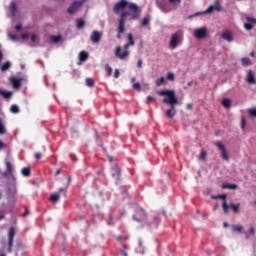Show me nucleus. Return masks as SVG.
Returning a JSON list of instances; mask_svg holds the SVG:
<instances>
[{"mask_svg": "<svg viewBox=\"0 0 256 256\" xmlns=\"http://www.w3.org/2000/svg\"><path fill=\"white\" fill-rule=\"evenodd\" d=\"M31 41H32L33 43H35V42L37 41V35L32 34V35H31Z\"/></svg>", "mask_w": 256, "mask_h": 256, "instance_id": "49", "label": "nucleus"}, {"mask_svg": "<svg viewBox=\"0 0 256 256\" xmlns=\"http://www.w3.org/2000/svg\"><path fill=\"white\" fill-rule=\"evenodd\" d=\"M221 38L224 39V41L231 43L233 42V33L229 30H226L221 34Z\"/></svg>", "mask_w": 256, "mask_h": 256, "instance_id": "16", "label": "nucleus"}, {"mask_svg": "<svg viewBox=\"0 0 256 256\" xmlns=\"http://www.w3.org/2000/svg\"><path fill=\"white\" fill-rule=\"evenodd\" d=\"M165 83H167L165 77H160L156 80V87H161V85H165Z\"/></svg>", "mask_w": 256, "mask_h": 256, "instance_id": "25", "label": "nucleus"}, {"mask_svg": "<svg viewBox=\"0 0 256 256\" xmlns=\"http://www.w3.org/2000/svg\"><path fill=\"white\" fill-rule=\"evenodd\" d=\"M27 215H29V211H25V213L23 214V217H27Z\"/></svg>", "mask_w": 256, "mask_h": 256, "instance_id": "60", "label": "nucleus"}, {"mask_svg": "<svg viewBox=\"0 0 256 256\" xmlns=\"http://www.w3.org/2000/svg\"><path fill=\"white\" fill-rule=\"evenodd\" d=\"M2 219H5V214H0V221H2Z\"/></svg>", "mask_w": 256, "mask_h": 256, "instance_id": "59", "label": "nucleus"}, {"mask_svg": "<svg viewBox=\"0 0 256 256\" xmlns=\"http://www.w3.org/2000/svg\"><path fill=\"white\" fill-rule=\"evenodd\" d=\"M119 75H120L119 69H115V71H114V79H119Z\"/></svg>", "mask_w": 256, "mask_h": 256, "instance_id": "45", "label": "nucleus"}, {"mask_svg": "<svg viewBox=\"0 0 256 256\" xmlns=\"http://www.w3.org/2000/svg\"><path fill=\"white\" fill-rule=\"evenodd\" d=\"M137 67H138V69H141V67H143V60H141V59L138 60Z\"/></svg>", "mask_w": 256, "mask_h": 256, "instance_id": "47", "label": "nucleus"}, {"mask_svg": "<svg viewBox=\"0 0 256 256\" xmlns=\"http://www.w3.org/2000/svg\"><path fill=\"white\" fill-rule=\"evenodd\" d=\"M217 209H219V204L214 205L213 211H217Z\"/></svg>", "mask_w": 256, "mask_h": 256, "instance_id": "56", "label": "nucleus"}, {"mask_svg": "<svg viewBox=\"0 0 256 256\" xmlns=\"http://www.w3.org/2000/svg\"><path fill=\"white\" fill-rule=\"evenodd\" d=\"M10 9H12L13 15H17V4L15 2H11Z\"/></svg>", "mask_w": 256, "mask_h": 256, "instance_id": "36", "label": "nucleus"}, {"mask_svg": "<svg viewBox=\"0 0 256 256\" xmlns=\"http://www.w3.org/2000/svg\"><path fill=\"white\" fill-rule=\"evenodd\" d=\"M85 1H87V0H82L81 2H74L68 8V13H70V15H73V13H75V11H77V9H79V7H81V5H83V3H85Z\"/></svg>", "mask_w": 256, "mask_h": 256, "instance_id": "15", "label": "nucleus"}, {"mask_svg": "<svg viewBox=\"0 0 256 256\" xmlns=\"http://www.w3.org/2000/svg\"><path fill=\"white\" fill-rule=\"evenodd\" d=\"M248 233L249 235H255V226L253 224L250 225Z\"/></svg>", "mask_w": 256, "mask_h": 256, "instance_id": "43", "label": "nucleus"}, {"mask_svg": "<svg viewBox=\"0 0 256 256\" xmlns=\"http://www.w3.org/2000/svg\"><path fill=\"white\" fill-rule=\"evenodd\" d=\"M241 207V204H227V201L222 202V209L225 213V215H227L229 213V211H233V213H239V208Z\"/></svg>", "mask_w": 256, "mask_h": 256, "instance_id": "6", "label": "nucleus"}, {"mask_svg": "<svg viewBox=\"0 0 256 256\" xmlns=\"http://www.w3.org/2000/svg\"><path fill=\"white\" fill-rule=\"evenodd\" d=\"M222 105H223V107H225L226 109H229V107H231V100H230V99H227V98L223 99V100H222Z\"/></svg>", "mask_w": 256, "mask_h": 256, "instance_id": "27", "label": "nucleus"}, {"mask_svg": "<svg viewBox=\"0 0 256 256\" xmlns=\"http://www.w3.org/2000/svg\"><path fill=\"white\" fill-rule=\"evenodd\" d=\"M87 87H93L95 85V81L91 78H86Z\"/></svg>", "mask_w": 256, "mask_h": 256, "instance_id": "37", "label": "nucleus"}, {"mask_svg": "<svg viewBox=\"0 0 256 256\" xmlns=\"http://www.w3.org/2000/svg\"><path fill=\"white\" fill-rule=\"evenodd\" d=\"M134 221H145V210L142 208H139L137 211V214L133 216Z\"/></svg>", "mask_w": 256, "mask_h": 256, "instance_id": "14", "label": "nucleus"}, {"mask_svg": "<svg viewBox=\"0 0 256 256\" xmlns=\"http://www.w3.org/2000/svg\"><path fill=\"white\" fill-rule=\"evenodd\" d=\"M149 23H151V16H150V15L145 16V17L140 21L141 27H147V25H149Z\"/></svg>", "mask_w": 256, "mask_h": 256, "instance_id": "23", "label": "nucleus"}, {"mask_svg": "<svg viewBox=\"0 0 256 256\" xmlns=\"http://www.w3.org/2000/svg\"><path fill=\"white\" fill-rule=\"evenodd\" d=\"M212 199H222V203H225L227 201V194L212 196Z\"/></svg>", "mask_w": 256, "mask_h": 256, "instance_id": "28", "label": "nucleus"}, {"mask_svg": "<svg viewBox=\"0 0 256 256\" xmlns=\"http://www.w3.org/2000/svg\"><path fill=\"white\" fill-rule=\"evenodd\" d=\"M35 159H41V153H36L35 154Z\"/></svg>", "mask_w": 256, "mask_h": 256, "instance_id": "54", "label": "nucleus"}, {"mask_svg": "<svg viewBox=\"0 0 256 256\" xmlns=\"http://www.w3.org/2000/svg\"><path fill=\"white\" fill-rule=\"evenodd\" d=\"M250 117H256V108H251L248 110Z\"/></svg>", "mask_w": 256, "mask_h": 256, "instance_id": "42", "label": "nucleus"}, {"mask_svg": "<svg viewBox=\"0 0 256 256\" xmlns=\"http://www.w3.org/2000/svg\"><path fill=\"white\" fill-rule=\"evenodd\" d=\"M232 231H234L236 233H241V231H243V226H241V225H234V226H232Z\"/></svg>", "mask_w": 256, "mask_h": 256, "instance_id": "31", "label": "nucleus"}, {"mask_svg": "<svg viewBox=\"0 0 256 256\" xmlns=\"http://www.w3.org/2000/svg\"><path fill=\"white\" fill-rule=\"evenodd\" d=\"M21 173L23 177H29V175H31V170L29 168H22Z\"/></svg>", "mask_w": 256, "mask_h": 256, "instance_id": "29", "label": "nucleus"}, {"mask_svg": "<svg viewBox=\"0 0 256 256\" xmlns=\"http://www.w3.org/2000/svg\"><path fill=\"white\" fill-rule=\"evenodd\" d=\"M9 175H10L12 181H14V183H15V181H16L17 179L15 178V175H13V172H12L11 174H9Z\"/></svg>", "mask_w": 256, "mask_h": 256, "instance_id": "52", "label": "nucleus"}, {"mask_svg": "<svg viewBox=\"0 0 256 256\" xmlns=\"http://www.w3.org/2000/svg\"><path fill=\"white\" fill-rule=\"evenodd\" d=\"M88 57H89V54L85 51H82V52L79 53V60L80 61H87Z\"/></svg>", "mask_w": 256, "mask_h": 256, "instance_id": "24", "label": "nucleus"}, {"mask_svg": "<svg viewBox=\"0 0 256 256\" xmlns=\"http://www.w3.org/2000/svg\"><path fill=\"white\" fill-rule=\"evenodd\" d=\"M0 95H1L4 99H11V97H13V92L0 89Z\"/></svg>", "mask_w": 256, "mask_h": 256, "instance_id": "22", "label": "nucleus"}, {"mask_svg": "<svg viewBox=\"0 0 256 256\" xmlns=\"http://www.w3.org/2000/svg\"><path fill=\"white\" fill-rule=\"evenodd\" d=\"M256 25V19L253 17H246V22L244 23V28L246 31H251Z\"/></svg>", "mask_w": 256, "mask_h": 256, "instance_id": "13", "label": "nucleus"}, {"mask_svg": "<svg viewBox=\"0 0 256 256\" xmlns=\"http://www.w3.org/2000/svg\"><path fill=\"white\" fill-rule=\"evenodd\" d=\"M166 79L168 81H175V74H173V72H169L166 76Z\"/></svg>", "mask_w": 256, "mask_h": 256, "instance_id": "40", "label": "nucleus"}, {"mask_svg": "<svg viewBox=\"0 0 256 256\" xmlns=\"http://www.w3.org/2000/svg\"><path fill=\"white\" fill-rule=\"evenodd\" d=\"M27 37H29V34H28V33L21 35V38H22V39H27Z\"/></svg>", "mask_w": 256, "mask_h": 256, "instance_id": "53", "label": "nucleus"}, {"mask_svg": "<svg viewBox=\"0 0 256 256\" xmlns=\"http://www.w3.org/2000/svg\"><path fill=\"white\" fill-rule=\"evenodd\" d=\"M76 23L78 29H83V27H85V21L83 19H78Z\"/></svg>", "mask_w": 256, "mask_h": 256, "instance_id": "34", "label": "nucleus"}, {"mask_svg": "<svg viewBox=\"0 0 256 256\" xmlns=\"http://www.w3.org/2000/svg\"><path fill=\"white\" fill-rule=\"evenodd\" d=\"M216 147L219 149L220 157L223 159V161H229V155H227V150H225V145L221 142L215 143Z\"/></svg>", "mask_w": 256, "mask_h": 256, "instance_id": "11", "label": "nucleus"}, {"mask_svg": "<svg viewBox=\"0 0 256 256\" xmlns=\"http://www.w3.org/2000/svg\"><path fill=\"white\" fill-rule=\"evenodd\" d=\"M183 43V35L179 32H176L170 37V47L171 49H177L179 45Z\"/></svg>", "mask_w": 256, "mask_h": 256, "instance_id": "5", "label": "nucleus"}, {"mask_svg": "<svg viewBox=\"0 0 256 256\" xmlns=\"http://www.w3.org/2000/svg\"><path fill=\"white\" fill-rule=\"evenodd\" d=\"M9 39H11V41H15L17 39V36L15 34H8Z\"/></svg>", "mask_w": 256, "mask_h": 256, "instance_id": "46", "label": "nucleus"}, {"mask_svg": "<svg viewBox=\"0 0 256 256\" xmlns=\"http://www.w3.org/2000/svg\"><path fill=\"white\" fill-rule=\"evenodd\" d=\"M213 11H221V3L218 0H216L213 5H210L204 12L196 13L195 15H207L213 13Z\"/></svg>", "mask_w": 256, "mask_h": 256, "instance_id": "7", "label": "nucleus"}, {"mask_svg": "<svg viewBox=\"0 0 256 256\" xmlns=\"http://www.w3.org/2000/svg\"><path fill=\"white\" fill-rule=\"evenodd\" d=\"M22 81H23V79H21V78H16V77L10 78V83L14 89H19V87H21Z\"/></svg>", "mask_w": 256, "mask_h": 256, "instance_id": "18", "label": "nucleus"}, {"mask_svg": "<svg viewBox=\"0 0 256 256\" xmlns=\"http://www.w3.org/2000/svg\"><path fill=\"white\" fill-rule=\"evenodd\" d=\"M241 63L243 65V67H249V65H251V59H249V58H242L241 59Z\"/></svg>", "mask_w": 256, "mask_h": 256, "instance_id": "26", "label": "nucleus"}, {"mask_svg": "<svg viewBox=\"0 0 256 256\" xmlns=\"http://www.w3.org/2000/svg\"><path fill=\"white\" fill-rule=\"evenodd\" d=\"M101 37H103V32L94 30L90 36V40L92 43L97 44V43H100Z\"/></svg>", "mask_w": 256, "mask_h": 256, "instance_id": "12", "label": "nucleus"}, {"mask_svg": "<svg viewBox=\"0 0 256 256\" xmlns=\"http://www.w3.org/2000/svg\"><path fill=\"white\" fill-rule=\"evenodd\" d=\"M130 81H131V83H135L136 78H135V77H132Z\"/></svg>", "mask_w": 256, "mask_h": 256, "instance_id": "61", "label": "nucleus"}, {"mask_svg": "<svg viewBox=\"0 0 256 256\" xmlns=\"http://www.w3.org/2000/svg\"><path fill=\"white\" fill-rule=\"evenodd\" d=\"M67 188H60L57 193H54L50 196V201L52 203H57L60 199V193H63V191H66Z\"/></svg>", "mask_w": 256, "mask_h": 256, "instance_id": "17", "label": "nucleus"}, {"mask_svg": "<svg viewBox=\"0 0 256 256\" xmlns=\"http://www.w3.org/2000/svg\"><path fill=\"white\" fill-rule=\"evenodd\" d=\"M223 225H224V227H227V222H224Z\"/></svg>", "mask_w": 256, "mask_h": 256, "instance_id": "63", "label": "nucleus"}, {"mask_svg": "<svg viewBox=\"0 0 256 256\" xmlns=\"http://www.w3.org/2000/svg\"><path fill=\"white\" fill-rule=\"evenodd\" d=\"M3 177L8 178L9 177V172H4Z\"/></svg>", "mask_w": 256, "mask_h": 256, "instance_id": "57", "label": "nucleus"}, {"mask_svg": "<svg viewBox=\"0 0 256 256\" xmlns=\"http://www.w3.org/2000/svg\"><path fill=\"white\" fill-rule=\"evenodd\" d=\"M206 158H207V152L205 151V149H202L200 152L199 159L200 161H205Z\"/></svg>", "mask_w": 256, "mask_h": 256, "instance_id": "33", "label": "nucleus"}, {"mask_svg": "<svg viewBox=\"0 0 256 256\" xmlns=\"http://www.w3.org/2000/svg\"><path fill=\"white\" fill-rule=\"evenodd\" d=\"M241 129H245V117L241 118Z\"/></svg>", "mask_w": 256, "mask_h": 256, "instance_id": "48", "label": "nucleus"}, {"mask_svg": "<svg viewBox=\"0 0 256 256\" xmlns=\"http://www.w3.org/2000/svg\"><path fill=\"white\" fill-rule=\"evenodd\" d=\"M8 69H11V62H6L1 65V71H7Z\"/></svg>", "mask_w": 256, "mask_h": 256, "instance_id": "30", "label": "nucleus"}, {"mask_svg": "<svg viewBox=\"0 0 256 256\" xmlns=\"http://www.w3.org/2000/svg\"><path fill=\"white\" fill-rule=\"evenodd\" d=\"M10 112L11 113H19V106H17L16 104L12 105L10 107Z\"/></svg>", "mask_w": 256, "mask_h": 256, "instance_id": "38", "label": "nucleus"}, {"mask_svg": "<svg viewBox=\"0 0 256 256\" xmlns=\"http://www.w3.org/2000/svg\"><path fill=\"white\" fill-rule=\"evenodd\" d=\"M105 69L109 75V77H111L112 73H113V68H111V66H109V64L105 65Z\"/></svg>", "mask_w": 256, "mask_h": 256, "instance_id": "41", "label": "nucleus"}, {"mask_svg": "<svg viewBox=\"0 0 256 256\" xmlns=\"http://www.w3.org/2000/svg\"><path fill=\"white\" fill-rule=\"evenodd\" d=\"M194 37L196 39H205V37H207V27L194 29Z\"/></svg>", "mask_w": 256, "mask_h": 256, "instance_id": "10", "label": "nucleus"}, {"mask_svg": "<svg viewBox=\"0 0 256 256\" xmlns=\"http://www.w3.org/2000/svg\"><path fill=\"white\" fill-rule=\"evenodd\" d=\"M51 41L53 43H59V41H61V35L51 36Z\"/></svg>", "mask_w": 256, "mask_h": 256, "instance_id": "39", "label": "nucleus"}, {"mask_svg": "<svg viewBox=\"0 0 256 256\" xmlns=\"http://www.w3.org/2000/svg\"><path fill=\"white\" fill-rule=\"evenodd\" d=\"M132 88L135 89V91H141V84L139 83H134L132 85Z\"/></svg>", "mask_w": 256, "mask_h": 256, "instance_id": "44", "label": "nucleus"}, {"mask_svg": "<svg viewBox=\"0 0 256 256\" xmlns=\"http://www.w3.org/2000/svg\"><path fill=\"white\" fill-rule=\"evenodd\" d=\"M168 3H170V5L172 6L171 7H167L165 5L159 6L161 11H163V13H169L170 11H173V9H175L177 5L181 3V0H168Z\"/></svg>", "mask_w": 256, "mask_h": 256, "instance_id": "8", "label": "nucleus"}, {"mask_svg": "<svg viewBox=\"0 0 256 256\" xmlns=\"http://www.w3.org/2000/svg\"><path fill=\"white\" fill-rule=\"evenodd\" d=\"M187 109H191V107H193V104L189 103L186 105Z\"/></svg>", "mask_w": 256, "mask_h": 256, "instance_id": "58", "label": "nucleus"}, {"mask_svg": "<svg viewBox=\"0 0 256 256\" xmlns=\"http://www.w3.org/2000/svg\"><path fill=\"white\" fill-rule=\"evenodd\" d=\"M175 115H177V109H175V105H170V109L166 110V116L173 119Z\"/></svg>", "mask_w": 256, "mask_h": 256, "instance_id": "20", "label": "nucleus"}, {"mask_svg": "<svg viewBox=\"0 0 256 256\" xmlns=\"http://www.w3.org/2000/svg\"><path fill=\"white\" fill-rule=\"evenodd\" d=\"M59 173H61V170L56 171V175H59Z\"/></svg>", "mask_w": 256, "mask_h": 256, "instance_id": "62", "label": "nucleus"}, {"mask_svg": "<svg viewBox=\"0 0 256 256\" xmlns=\"http://www.w3.org/2000/svg\"><path fill=\"white\" fill-rule=\"evenodd\" d=\"M147 100H148V101H155V98L152 97V96H147Z\"/></svg>", "mask_w": 256, "mask_h": 256, "instance_id": "55", "label": "nucleus"}, {"mask_svg": "<svg viewBox=\"0 0 256 256\" xmlns=\"http://www.w3.org/2000/svg\"><path fill=\"white\" fill-rule=\"evenodd\" d=\"M14 239H15V228H10L8 232V253H13Z\"/></svg>", "mask_w": 256, "mask_h": 256, "instance_id": "9", "label": "nucleus"}, {"mask_svg": "<svg viewBox=\"0 0 256 256\" xmlns=\"http://www.w3.org/2000/svg\"><path fill=\"white\" fill-rule=\"evenodd\" d=\"M127 39L128 43L124 45L123 49L121 48V46H117L115 49V56L118 59H127V57H129L131 53L129 52V48L135 45V40H133V34H128Z\"/></svg>", "mask_w": 256, "mask_h": 256, "instance_id": "2", "label": "nucleus"}, {"mask_svg": "<svg viewBox=\"0 0 256 256\" xmlns=\"http://www.w3.org/2000/svg\"><path fill=\"white\" fill-rule=\"evenodd\" d=\"M130 9L131 13L128 12L127 17L130 16V19H139V15H141V11H139V6L135 3H129L127 0H121L114 5L113 11L116 14L121 13V11H125V9Z\"/></svg>", "mask_w": 256, "mask_h": 256, "instance_id": "1", "label": "nucleus"}, {"mask_svg": "<svg viewBox=\"0 0 256 256\" xmlns=\"http://www.w3.org/2000/svg\"><path fill=\"white\" fill-rule=\"evenodd\" d=\"M0 256H7L6 254L1 253Z\"/></svg>", "mask_w": 256, "mask_h": 256, "instance_id": "64", "label": "nucleus"}, {"mask_svg": "<svg viewBox=\"0 0 256 256\" xmlns=\"http://www.w3.org/2000/svg\"><path fill=\"white\" fill-rule=\"evenodd\" d=\"M127 15H129V12L123 11L120 15V19L118 20V26H117V39H121V35L125 33V23L127 21Z\"/></svg>", "mask_w": 256, "mask_h": 256, "instance_id": "4", "label": "nucleus"}, {"mask_svg": "<svg viewBox=\"0 0 256 256\" xmlns=\"http://www.w3.org/2000/svg\"><path fill=\"white\" fill-rule=\"evenodd\" d=\"M158 95H160V97H164L162 102L166 105H179V99L175 94V90H160L158 91Z\"/></svg>", "mask_w": 256, "mask_h": 256, "instance_id": "3", "label": "nucleus"}, {"mask_svg": "<svg viewBox=\"0 0 256 256\" xmlns=\"http://www.w3.org/2000/svg\"><path fill=\"white\" fill-rule=\"evenodd\" d=\"M5 165H6L7 172L9 173V175H11L13 173V168L11 166V162L6 161Z\"/></svg>", "mask_w": 256, "mask_h": 256, "instance_id": "35", "label": "nucleus"}, {"mask_svg": "<svg viewBox=\"0 0 256 256\" xmlns=\"http://www.w3.org/2000/svg\"><path fill=\"white\" fill-rule=\"evenodd\" d=\"M111 174H112V177H114V179H119V175H121V169H119V166L114 165L111 168Z\"/></svg>", "mask_w": 256, "mask_h": 256, "instance_id": "21", "label": "nucleus"}, {"mask_svg": "<svg viewBox=\"0 0 256 256\" xmlns=\"http://www.w3.org/2000/svg\"><path fill=\"white\" fill-rule=\"evenodd\" d=\"M5 142H3V141H1L0 140V151L2 150V149H5Z\"/></svg>", "mask_w": 256, "mask_h": 256, "instance_id": "50", "label": "nucleus"}, {"mask_svg": "<svg viewBox=\"0 0 256 256\" xmlns=\"http://www.w3.org/2000/svg\"><path fill=\"white\" fill-rule=\"evenodd\" d=\"M246 82H248L249 85H255V74L253 73V71H247Z\"/></svg>", "mask_w": 256, "mask_h": 256, "instance_id": "19", "label": "nucleus"}, {"mask_svg": "<svg viewBox=\"0 0 256 256\" xmlns=\"http://www.w3.org/2000/svg\"><path fill=\"white\" fill-rule=\"evenodd\" d=\"M222 189H237V186L235 184H223Z\"/></svg>", "mask_w": 256, "mask_h": 256, "instance_id": "32", "label": "nucleus"}, {"mask_svg": "<svg viewBox=\"0 0 256 256\" xmlns=\"http://www.w3.org/2000/svg\"><path fill=\"white\" fill-rule=\"evenodd\" d=\"M16 31H21L22 29V26L21 24H17L16 27H15Z\"/></svg>", "mask_w": 256, "mask_h": 256, "instance_id": "51", "label": "nucleus"}]
</instances>
